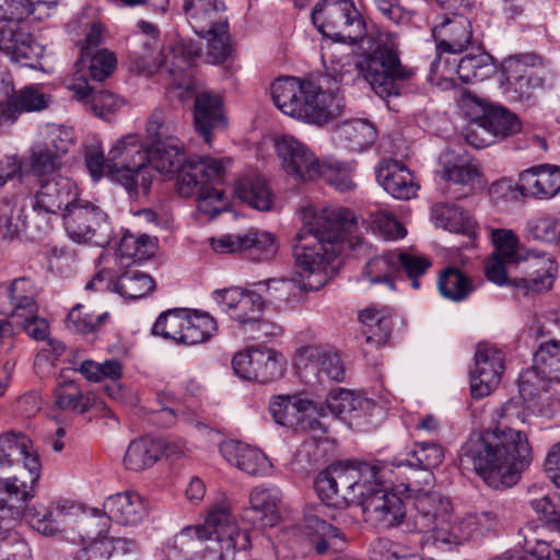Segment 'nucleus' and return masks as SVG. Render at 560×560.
I'll return each instance as SVG.
<instances>
[{"instance_id":"f257e3e1","label":"nucleus","mask_w":560,"mask_h":560,"mask_svg":"<svg viewBox=\"0 0 560 560\" xmlns=\"http://www.w3.org/2000/svg\"><path fill=\"white\" fill-rule=\"evenodd\" d=\"M40 459L33 442L22 433L0 436V512L24 517L45 536L60 532L65 515L60 509L28 506L40 476Z\"/></svg>"},{"instance_id":"f03ea898","label":"nucleus","mask_w":560,"mask_h":560,"mask_svg":"<svg viewBox=\"0 0 560 560\" xmlns=\"http://www.w3.org/2000/svg\"><path fill=\"white\" fill-rule=\"evenodd\" d=\"M459 459L489 487L505 489L514 486L529 466L533 450L525 432L495 427L471 434L462 446Z\"/></svg>"},{"instance_id":"7ed1b4c3","label":"nucleus","mask_w":560,"mask_h":560,"mask_svg":"<svg viewBox=\"0 0 560 560\" xmlns=\"http://www.w3.org/2000/svg\"><path fill=\"white\" fill-rule=\"evenodd\" d=\"M303 226L295 236L293 257L298 275L308 290H319L326 283V269L338 254V243L355 226L352 211L325 208L318 211L305 206L301 211Z\"/></svg>"},{"instance_id":"20e7f679","label":"nucleus","mask_w":560,"mask_h":560,"mask_svg":"<svg viewBox=\"0 0 560 560\" xmlns=\"http://www.w3.org/2000/svg\"><path fill=\"white\" fill-rule=\"evenodd\" d=\"M231 159L211 156L187 158L179 139L154 147L149 153V164L165 175H177V190L183 197L198 194V210L211 218L226 206L223 189L212 186L222 182Z\"/></svg>"},{"instance_id":"39448f33","label":"nucleus","mask_w":560,"mask_h":560,"mask_svg":"<svg viewBox=\"0 0 560 560\" xmlns=\"http://www.w3.org/2000/svg\"><path fill=\"white\" fill-rule=\"evenodd\" d=\"M58 0H10V15L0 27V50L22 67L37 69L44 47L30 33L27 19L43 21L56 10Z\"/></svg>"},{"instance_id":"423d86ee","label":"nucleus","mask_w":560,"mask_h":560,"mask_svg":"<svg viewBox=\"0 0 560 560\" xmlns=\"http://www.w3.org/2000/svg\"><path fill=\"white\" fill-rule=\"evenodd\" d=\"M208 540H214L219 545L221 560L233 557L236 550L250 547L249 534L238 528L226 501L214 504L202 525L187 526L177 533L173 546L179 552L189 553Z\"/></svg>"},{"instance_id":"0eeeda50","label":"nucleus","mask_w":560,"mask_h":560,"mask_svg":"<svg viewBox=\"0 0 560 560\" xmlns=\"http://www.w3.org/2000/svg\"><path fill=\"white\" fill-rule=\"evenodd\" d=\"M384 468L360 462H337L320 471L314 488L322 501L334 506L360 504L362 499L376 487V478Z\"/></svg>"},{"instance_id":"6e6552de","label":"nucleus","mask_w":560,"mask_h":560,"mask_svg":"<svg viewBox=\"0 0 560 560\" xmlns=\"http://www.w3.org/2000/svg\"><path fill=\"white\" fill-rule=\"evenodd\" d=\"M354 69L385 101L400 95L405 83L413 77V71L401 65L396 48L388 42H380L372 51L361 55Z\"/></svg>"},{"instance_id":"1a4fd4ad","label":"nucleus","mask_w":560,"mask_h":560,"mask_svg":"<svg viewBox=\"0 0 560 560\" xmlns=\"http://www.w3.org/2000/svg\"><path fill=\"white\" fill-rule=\"evenodd\" d=\"M149 152L138 133L119 138L107 155V176L124 186L130 194L140 186L147 194L152 184L148 167Z\"/></svg>"},{"instance_id":"9d476101","label":"nucleus","mask_w":560,"mask_h":560,"mask_svg":"<svg viewBox=\"0 0 560 560\" xmlns=\"http://www.w3.org/2000/svg\"><path fill=\"white\" fill-rule=\"evenodd\" d=\"M453 505L450 499L439 492H424L413 500L404 533L421 535L422 545L438 547L452 518Z\"/></svg>"},{"instance_id":"9b49d317","label":"nucleus","mask_w":560,"mask_h":560,"mask_svg":"<svg viewBox=\"0 0 560 560\" xmlns=\"http://www.w3.org/2000/svg\"><path fill=\"white\" fill-rule=\"evenodd\" d=\"M77 184L69 177L54 175L49 178H40L38 189L34 197H28L32 208L33 221L38 220L36 230L46 233L50 229L49 217L70 212L79 200Z\"/></svg>"},{"instance_id":"f8f14e48","label":"nucleus","mask_w":560,"mask_h":560,"mask_svg":"<svg viewBox=\"0 0 560 560\" xmlns=\"http://www.w3.org/2000/svg\"><path fill=\"white\" fill-rule=\"evenodd\" d=\"M313 23L326 37L340 43H354L363 35L364 25L351 0H323L312 12Z\"/></svg>"},{"instance_id":"ddd939ff","label":"nucleus","mask_w":560,"mask_h":560,"mask_svg":"<svg viewBox=\"0 0 560 560\" xmlns=\"http://www.w3.org/2000/svg\"><path fill=\"white\" fill-rule=\"evenodd\" d=\"M385 469L376 478V487L360 502L364 522L376 530L399 528L404 526L408 514L402 499L390 490L385 481Z\"/></svg>"},{"instance_id":"4468645a","label":"nucleus","mask_w":560,"mask_h":560,"mask_svg":"<svg viewBox=\"0 0 560 560\" xmlns=\"http://www.w3.org/2000/svg\"><path fill=\"white\" fill-rule=\"evenodd\" d=\"M66 231L77 243L104 247L113 238L108 214L97 205L79 199L70 212L62 213Z\"/></svg>"},{"instance_id":"2eb2a0df","label":"nucleus","mask_w":560,"mask_h":560,"mask_svg":"<svg viewBox=\"0 0 560 560\" xmlns=\"http://www.w3.org/2000/svg\"><path fill=\"white\" fill-rule=\"evenodd\" d=\"M431 266L429 259L404 252H389L370 259L363 270V277L371 284H386L395 289V277L406 272L413 289L420 288L419 277Z\"/></svg>"},{"instance_id":"dca6fc26","label":"nucleus","mask_w":560,"mask_h":560,"mask_svg":"<svg viewBox=\"0 0 560 560\" xmlns=\"http://www.w3.org/2000/svg\"><path fill=\"white\" fill-rule=\"evenodd\" d=\"M285 364L284 357L271 348H248L237 352L232 360L233 370L241 378L261 384L279 378Z\"/></svg>"},{"instance_id":"f3484780","label":"nucleus","mask_w":560,"mask_h":560,"mask_svg":"<svg viewBox=\"0 0 560 560\" xmlns=\"http://www.w3.org/2000/svg\"><path fill=\"white\" fill-rule=\"evenodd\" d=\"M294 365L301 380L311 386L325 381H343L345 368L340 357L319 347L308 346L299 349Z\"/></svg>"},{"instance_id":"a211bd4d","label":"nucleus","mask_w":560,"mask_h":560,"mask_svg":"<svg viewBox=\"0 0 560 560\" xmlns=\"http://www.w3.org/2000/svg\"><path fill=\"white\" fill-rule=\"evenodd\" d=\"M210 242L217 253H243L254 261L269 260L278 252L275 235L257 229H249L245 233L226 234L219 238H211Z\"/></svg>"},{"instance_id":"6ab92c4d","label":"nucleus","mask_w":560,"mask_h":560,"mask_svg":"<svg viewBox=\"0 0 560 560\" xmlns=\"http://www.w3.org/2000/svg\"><path fill=\"white\" fill-rule=\"evenodd\" d=\"M301 93L293 96V102L307 108L306 116H292L308 122L323 125L338 116L343 108V97L339 90L323 91L308 80H301Z\"/></svg>"},{"instance_id":"aec40b11","label":"nucleus","mask_w":560,"mask_h":560,"mask_svg":"<svg viewBox=\"0 0 560 560\" xmlns=\"http://www.w3.org/2000/svg\"><path fill=\"white\" fill-rule=\"evenodd\" d=\"M542 65V59L534 54H524L505 59L502 62V72L521 102L533 103L535 91L541 90L545 79L534 68Z\"/></svg>"},{"instance_id":"412c9836","label":"nucleus","mask_w":560,"mask_h":560,"mask_svg":"<svg viewBox=\"0 0 560 560\" xmlns=\"http://www.w3.org/2000/svg\"><path fill=\"white\" fill-rule=\"evenodd\" d=\"M447 9H455L456 12L452 15H444L441 23H438L433 30L432 35L436 42V49L439 52L459 54L464 51L472 39L471 23L468 18L463 14L469 7V3H463L458 7L455 5L457 0H445Z\"/></svg>"},{"instance_id":"4be33fe9","label":"nucleus","mask_w":560,"mask_h":560,"mask_svg":"<svg viewBox=\"0 0 560 560\" xmlns=\"http://www.w3.org/2000/svg\"><path fill=\"white\" fill-rule=\"evenodd\" d=\"M277 154L282 168L296 182L318 179L320 161L300 140L292 136H281L276 141Z\"/></svg>"},{"instance_id":"5701e85b","label":"nucleus","mask_w":560,"mask_h":560,"mask_svg":"<svg viewBox=\"0 0 560 560\" xmlns=\"http://www.w3.org/2000/svg\"><path fill=\"white\" fill-rule=\"evenodd\" d=\"M504 371V353L495 346L479 343L475 366L470 370V390L475 398L488 396L500 383Z\"/></svg>"},{"instance_id":"b1692460","label":"nucleus","mask_w":560,"mask_h":560,"mask_svg":"<svg viewBox=\"0 0 560 560\" xmlns=\"http://www.w3.org/2000/svg\"><path fill=\"white\" fill-rule=\"evenodd\" d=\"M324 408L327 415L331 413L336 418L343 419L350 425H361L382 412L375 401L355 396L351 390L345 388L330 390Z\"/></svg>"},{"instance_id":"393cba45","label":"nucleus","mask_w":560,"mask_h":560,"mask_svg":"<svg viewBox=\"0 0 560 560\" xmlns=\"http://www.w3.org/2000/svg\"><path fill=\"white\" fill-rule=\"evenodd\" d=\"M522 276L513 280V287L528 292H540L551 288L556 265L550 256L545 254H528L521 256V264L516 265Z\"/></svg>"},{"instance_id":"a878e982","label":"nucleus","mask_w":560,"mask_h":560,"mask_svg":"<svg viewBox=\"0 0 560 560\" xmlns=\"http://www.w3.org/2000/svg\"><path fill=\"white\" fill-rule=\"evenodd\" d=\"M517 190L524 197L550 199L560 191V167L541 164L523 171L518 176Z\"/></svg>"},{"instance_id":"bb28decb","label":"nucleus","mask_w":560,"mask_h":560,"mask_svg":"<svg viewBox=\"0 0 560 560\" xmlns=\"http://www.w3.org/2000/svg\"><path fill=\"white\" fill-rule=\"evenodd\" d=\"M128 62L130 71L152 75L165 62L158 37L136 34L129 40Z\"/></svg>"},{"instance_id":"cd10ccee","label":"nucleus","mask_w":560,"mask_h":560,"mask_svg":"<svg viewBox=\"0 0 560 560\" xmlns=\"http://www.w3.org/2000/svg\"><path fill=\"white\" fill-rule=\"evenodd\" d=\"M27 207H30V202L25 195L19 194L2 198L0 201V240H14L31 225H34L36 230L38 220L33 221L32 217L28 221V215L25 213Z\"/></svg>"},{"instance_id":"c85d7f7f","label":"nucleus","mask_w":560,"mask_h":560,"mask_svg":"<svg viewBox=\"0 0 560 560\" xmlns=\"http://www.w3.org/2000/svg\"><path fill=\"white\" fill-rule=\"evenodd\" d=\"M376 179L396 199L409 200L417 196L419 189L410 170L396 160L380 164L376 168Z\"/></svg>"},{"instance_id":"c756f323","label":"nucleus","mask_w":560,"mask_h":560,"mask_svg":"<svg viewBox=\"0 0 560 560\" xmlns=\"http://www.w3.org/2000/svg\"><path fill=\"white\" fill-rule=\"evenodd\" d=\"M182 11L196 34L211 32L212 27H224L225 4L220 0H183Z\"/></svg>"},{"instance_id":"7c9ffc66","label":"nucleus","mask_w":560,"mask_h":560,"mask_svg":"<svg viewBox=\"0 0 560 560\" xmlns=\"http://www.w3.org/2000/svg\"><path fill=\"white\" fill-rule=\"evenodd\" d=\"M220 453L226 462L252 476L265 475L270 464L267 456L257 447L238 441H224Z\"/></svg>"},{"instance_id":"2f4dec72","label":"nucleus","mask_w":560,"mask_h":560,"mask_svg":"<svg viewBox=\"0 0 560 560\" xmlns=\"http://www.w3.org/2000/svg\"><path fill=\"white\" fill-rule=\"evenodd\" d=\"M194 124L196 131L210 144L211 133L225 127V116L220 96L201 92L195 98Z\"/></svg>"},{"instance_id":"473e14b6","label":"nucleus","mask_w":560,"mask_h":560,"mask_svg":"<svg viewBox=\"0 0 560 560\" xmlns=\"http://www.w3.org/2000/svg\"><path fill=\"white\" fill-rule=\"evenodd\" d=\"M103 509L109 520L124 524L136 525L145 516L147 510L140 494L125 491L108 497Z\"/></svg>"},{"instance_id":"72a5a7b5","label":"nucleus","mask_w":560,"mask_h":560,"mask_svg":"<svg viewBox=\"0 0 560 560\" xmlns=\"http://www.w3.org/2000/svg\"><path fill=\"white\" fill-rule=\"evenodd\" d=\"M165 444L161 439L141 436L132 440L125 453L124 465L127 469L141 471L152 467L163 455Z\"/></svg>"},{"instance_id":"f704fd0d","label":"nucleus","mask_w":560,"mask_h":560,"mask_svg":"<svg viewBox=\"0 0 560 560\" xmlns=\"http://www.w3.org/2000/svg\"><path fill=\"white\" fill-rule=\"evenodd\" d=\"M238 199L258 211L271 210L275 195L267 179L258 174L242 177L235 187Z\"/></svg>"},{"instance_id":"c9c22d12","label":"nucleus","mask_w":560,"mask_h":560,"mask_svg":"<svg viewBox=\"0 0 560 560\" xmlns=\"http://www.w3.org/2000/svg\"><path fill=\"white\" fill-rule=\"evenodd\" d=\"M392 314L387 307L371 306L359 313L364 328L365 343L378 348L384 346L392 334Z\"/></svg>"},{"instance_id":"e433bc0d","label":"nucleus","mask_w":560,"mask_h":560,"mask_svg":"<svg viewBox=\"0 0 560 560\" xmlns=\"http://www.w3.org/2000/svg\"><path fill=\"white\" fill-rule=\"evenodd\" d=\"M439 162L441 166L439 174L446 182L469 187L481 183V170L472 162L465 161L452 152L443 153Z\"/></svg>"},{"instance_id":"4c0bfd02","label":"nucleus","mask_w":560,"mask_h":560,"mask_svg":"<svg viewBox=\"0 0 560 560\" xmlns=\"http://www.w3.org/2000/svg\"><path fill=\"white\" fill-rule=\"evenodd\" d=\"M431 213L435 225L439 228L467 236H471L475 233L476 222L472 217L453 203H435L432 207Z\"/></svg>"},{"instance_id":"58836bf2","label":"nucleus","mask_w":560,"mask_h":560,"mask_svg":"<svg viewBox=\"0 0 560 560\" xmlns=\"http://www.w3.org/2000/svg\"><path fill=\"white\" fill-rule=\"evenodd\" d=\"M312 409V401L298 395L273 396L269 402V410L278 424L295 428L304 415Z\"/></svg>"},{"instance_id":"ea45409f","label":"nucleus","mask_w":560,"mask_h":560,"mask_svg":"<svg viewBox=\"0 0 560 560\" xmlns=\"http://www.w3.org/2000/svg\"><path fill=\"white\" fill-rule=\"evenodd\" d=\"M50 98V95L42 92L36 86H25L18 93L14 92L10 102L1 110L0 118L5 121H14L16 116L22 112H38L45 109Z\"/></svg>"},{"instance_id":"a19ab883","label":"nucleus","mask_w":560,"mask_h":560,"mask_svg":"<svg viewBox=\"0 0 560 560\" xmlns=\"http://www.w3.org/2000/svg\"><path fill=\"white\" fill-rule=\"evenodd\" d=\"M68 89L73 92L77 100L90 102L93 113L102 118L116 112L122 105V101L112 92L98 91L92 94V88L83 77L69 84Z\"/></svg>"},{"instance_id":"79ce46f5","label":"nucleus","mask_w":560,"mask_h":560,"mask_svg":"<svg viewBox=\"0 0 560 560\" xmlns=\"http://www.w3.org/2000/svg\"><path fill=\"white\" fill-rule=\"evenodd\" d=\"M444 456V448L441 444L436 442H417L404 458L396 457L393 465L431 470L442 464Z\"/></svg>"},{"instance_id":"37998d69","label":"nucleus","mask_w":560,"mask_h":560,"mask_svg":"<svg viewBox=\"0 0 560 560\" xmlns=\"http://www.w3.org/2000/svg\"><path fill=\"white\" fill-rule=\"evenodd\" d=\"M156 238L147 234L131 233L126 231L116 250V256L121 265H129L135 261H143L154 255Z\"/></svg>"},{"instance_id":"c03bdc74","label":"nucleus","mask_w":560,"mask_h":560,"mask_svg":"<svg viewBox=\"0 0 560 560\" xmlns=\"http://www.w3.org/2000/svg\"><path fill=\"white\" fill-rule=\"evenodd\" d=\"M331 503L322 501L307 504L303 511V530L306 535L320 537H339L340 528L328 523Z\"/></svg>"},{"instance_id":"a18cd8bd","label":"nucleus","mask_w":560,"mask_h":560,"mask_svg":"<svg viewBox=\"0 0 560 560\" xmlns=\"http://www.w3.org/2000/svg\"><path fill=\"white\" fill-rule=\"evenodd\" d=\"M338 138L351 151H363L376 140V129L365 119H354L340 124L337 128Z\"/></svg>"},{"instance_id":"49530a36","label":"nucleus","mask_w":560,"mask_h":560,"mask_svg":"<svg viewBox=\"0 0 560 560\" xmlns=\"http://www.w3.org/2000/svg\"><path fill=\"white\" fill-rule=\"evenodd\" d=\"M497 72V65L488 52L468 54L457 62L456 73L464 83L483 81Z\"/></svg>"},{"instance_id":"de8ad7c7","label":"nucleus","mask_w":560,"mask_h":560,"mask_svg":"<svg viewBox=\"0 0 560 560\" xmlns=\"http://www.w3.org/2000/svg\"><path fill=\"white\" fill-rule=\"evenodd\" d=\"M481 124L491 132L494 142L512 136L521 130V122L516 115L499 106L486 107L479 116Z\"/></svg>"},{"instance_id":"09e8293b","label":"nucleus","mask_w":560,"mask_h":560,"mask_svg":"<svg viewBox=\"0 0 560 560\" xmlns=\"http://www.w3.org/2000/svg\"><path fill=\"white\" fill-rule=\"evenodd\" d=\"M301 93L300 79L283 77L271 84V97L275 105L288 116H306L307 108L293 102V96Z\"/></svg>"},{"instance_id":"8fccbe9b","label":"nucleus","mask_w":560,"mask_h":560,"mask_svg":"<svg viewBox=\"0 0 560 560\" xmlns=\"http://www.w3.org/2000/svg\"><path fill=\"white\" fill-rule=\"evenodd\" d=\"M305 279H270L264 285L266 287L267 298L278 306H293L298 304L303 293L310 292L306 288Z\"/></svg>"},{"instance_id":"3c124183","label":"nucleus","mask_w":560,"mask_h":560,"mask_svg":"<svg viewBox=\"0 0 560 560\" xmlns=\"http://www.w3.org/2000/svg\"><path fill=\"white\" fill-rule=\"evenodd\" d=\"M215 320L206 313L185 311L183 334L178 343L197 345L208 340L215 331Z\"/></svg>"},{"instance_id":"603ef678","label":"nucleus","mask_w":560,"mask_h":560,"mask_svg":"<svg viewBox=\"0 0 560 560\" xmlns=\"http://www.w3.org/2000/svg\"><path fill=\"white\" fill-rule=\"evenodd\" d=\"M107 318V312L94 315L89 312L88 307L83 304H77L70 310L67 316L66 326L70 331L93 340L96 332L105 324Z\"/></svg>"},{"instance_id":"864d4df0","label":"nucleus","mask_w":560,"mask_h":560,"mask_svg":"<svg viewBox=\"0 0 560 560\" xmlns=\"http://www.w3.org/2000/svg\"><path fill=\"white\" fill-rule=\"evenodd\" d=\"M113 287L125 299L136 300L150 294L155 288V282L145 272L128 269L117 278Z\"/></svg>"},{"instance_id":"5fc2aeb1","label":"nucleus","mask_w":560,"mask_h":560,"mask_svg":"<svg viewBox=\"0 0 560 560\" xmlns=\"http://www.w3.org/2000/svg\"><path fill=\"white\" fill-rule=\"evenodd\" d=\"M54 406L59 410L84 413L92 406V398L89 395H84L74 381L59 383L54 392Z\"/></svg>"},{"instance_id":"6e6d98bb","label":"nucleus","mask_w":560,"mask_h":560,"mask_svg":"<svg viewBox=\"0 0 560 560\" xmlns=\"http://www.w3.org/2000/svg\"><path fill=\"white\" fill-rule=\"evenodd\" d=\"M280 500L281 492L278 488L256 487L250 492V508L260 514L258 517L264 526H273L278 522L277 505Z\"/></svg>"},{"instance_id":"4d7b16f0","label":"nucleus","mask_w":560,"mask_h":560,"mask_svg":"<svg viewBox=\"0 0 560 560\" xmlns=\"http://www.w3.org/2000/svg\"><path fill=\"white\" fill-rule=\"evenodd\" d=\"M438 288L444 298L455 302L465 300L472 291L470 280L459 269L452 267L441 272Z\"/></svg>"},{"instance_id":"13d9d810","label":"nucleus","mask_w":560,"mask_h":560,"mask_svg":"<svg viewBox=\"0 0 560 560\" xmlns=\"http://www.w3.org/2000/svg\"><path fill=\"white\" fill-rule=\"evenodd\" d=\"M550 378L534 361V365L524 370L518 377L520 396L526 404H533L534 398L549 389Z\"/></svg>"},{"instance_id":"bf43d9fd","label":"nucleus","mask_w":560,"mask_h":560,"mask_svg":"<svg viewBox=\"0 0 560 560\" xmlns=\"http://www.w3.org/2000/svg\"><path fill=\"white\" fill-rule=\"evenodd\" d=\"M147 137L151 142V148L166 144L172 139H178L177 125L166 119L165 113L161 108H155L147 121Z\"/></svg>"},{"instance_id":"052dcab7","label":"nucleus","mask_w":560,"mask_h":560,"mask_svg":"<svg viewBox=\"0 0 560 560\" xmlns=\"http://www.w3.org/2000/svg\"><path fill=\"white\" fill-rule=\"evenodd\" d=\"M318 171V178H323L339 191H348L354 187L351 166L348 163L328 160L319 163Z\"/></svg>"},{"instance_id":"680f3d73","label":"nucleus","mask_w":560,"mask_h":560,"mask_svg":"<svg viewBox=\"0 0 560 560\" xmlns=\"http://www.w3.org/2000/svg\"><path fill=\"white\" fill-rule=\"evenodd\" d=\"M262 308L261 294L243 289L235 312H231V318L242 326L254 324L261 316Z\"/></svg>"},{"instance_id":"e2e57ef3","label":"nucleus","mask_w":560,"mask_h":560,"mask_svg":"<svg viewBox=\"0 0 560 560\" xmlns=\"http://www.w3.org/2000/svg\"><path fill=\"white\" fill-rule=\"evenodd\" d=\"M529 504L537 514L545 520L549 532H560V494L545 492L529 500Z\"/></svg>"},{"instance_id":"0e129e2a","label":"nucleus","mask_w":560,"mask_h":560,"mask_svg":"<svg viewBox=\"0 0 560 560\" xmlns=\"http://www.w3.org/2000/svg\"><path fill=\"white\" fill-rule=\"evenodd\" d=\"M229 25L228 20L224 21V27L215 25L211 32H205V34H198L200 37H205L208 40L207 46V58L209 62L221 63L225 61L228 56L231 54V45L229 38Z\"/></svg>"},{"instance_id":"69168bd1","label":"nucleus","mask_w":560,"mask_h":560,"mask_svg":"<svg viewBox=\"0 0 560 560\" xmlns=\"http://www.w3.org/2000/svg\"><path fill=\"white\" fill-rule=\"evenodd\" d=\"M475 535H478L474 518L471 515H467L459 522L454 521V516L450 518L445 535L440 538L438 548L445 549L452 545H460L464 541L472 539Z\"/></svg>"},{"instance_id":"338daca9","label":"nucleus","mask_w":560,"mask_h":560,"mask_svg":"<svg viewBox=\"0 0 560 560\" xmlns=\"http://www.w3.org/2000/svg\"><path fill=\"white\" fill-rule=\"evenodd\" d=\"M534 361L550 378L560 383V341L541 343L534 353Z\"/></svg>"},{"instance_id":"774afa93","label":"nucleus","mask_w":560,"mask_h":560,"mask_svg":"<svg viewBox=\"0 0 560 560\" xmlns=\"http://www.w3.org/2000/svg\"><path fill=\"white\" fill-rule=\"evenodd\" d=\"M185 311L173 310L162 313L152 327V334L178 343V337L183 334Z\"/></svg>"}]
</instances>
